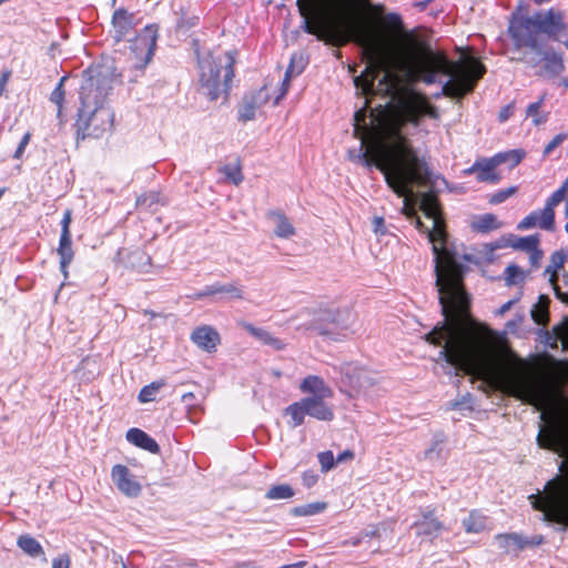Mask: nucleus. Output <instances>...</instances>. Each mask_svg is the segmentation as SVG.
<instances>
[{"label": "nucleus", "mask_w": 568, "mask_h": 568, "mask_svg": "<svg viewBox=\"0 0 568 568\" xmlns=\"http://www.w3.org/2000/svg\"><path fill=\"white\" fill-rule=\"evenodd\" d=\"M425 339L439 346V358L455 368L540 409L545 424L537 435L538 446L565 458L560 469L568 464V399L554 384L537 376L491 329L433 328ZM529 500L546 520L568 525V478L549 480L544 495L538 491Z\"/></svg>", "instance_id": "nucleus-1"}, {"label": "nucleus", "mask_w": 568, "mask_h": 568, "mask_svg": "<svg viewBox=\"0 0 568 568\" xmlns=\"http://www.w3.org/2000/svg\"><path fill=\"white\" fill-rule=\"evenodd\" d=\"M372 39L373 53L366 57L367 65L354 79V84L364 93L388 98L383 106L389 110L390 104H396L403 118L415 125L422 116L439 119V112L424 94L412 88L414 82L442 83V91L434 95L436 99L442 95L463 98L473 91L486 71L473 57L449 61L443 53L413 39L398 37L393 42Z\"/></svg>", "instance_id": "nucleus-2"}, {"label": "nucleus", "mask_w": 568, "mask_h": 568, "mask_svg": "<svg viewBox=\"0 0 568 568\" xmlns=\"http://www.w3.org/2000/svg\"><path fill=\"white\" fill-rule=\"evenodd\" d=\"M362 95V106L354 114V135L359 140L358 149L348 150L347 158L356 164L379 169L393 191L403 192L409 176L420 179L425 169L417 160V151L403 136L390 110L378 104L369 108L374 92Z\"/></svg>", "instance_id": "nucleus-3"}, {"label": "nucleus", "mask_w": 568, "mask_h": 568, "mask_svg": "<svg viewBox=\"0 0 568 568\" xmlns=\"http://www.w3.org/2000/svg\"><path fill=\"white\" fill-rule=\"evenodd\" d=\"M368 0H297L301 16L304 18V30L318 40L343 45L348 41L356 42L365 58L373 53L371 40L376 37L383 42H393L364 21L358 14V7L366 6Z\"/></svg>", "instance_id": "nucleus-4"}, {"label": "nucleus", "mask_w": 568, "mask_h": 568, "mask_svg": "<svg viewBox=\"0 0 568 568\" xmlns=\"http://www.w3.org/2000/svg\"><path fill=\"white\" fill-rule=\"evenodd\" d=\"M111 90L106 77H89L80 89L81 105L75 122L78 134L81 138H100L113 126L114 114L106 104V97Z\"/></svg>", "instance_id": "nucleus-5"}, {"label": "nucleus", "mask_w": 568, "mask_h": 568, "mask_svg": "<svg viewBox=\"0 0 568 568\" xmlns=\"http://www.w3.org/2000/svg\"><path fill=\"white\" fill-rule=\"evenodd\" d=\"M298 388L307 396L284 409V415L290 417V427L301 426L306 416L320 422H332L335 418L334 409L328 404L334 396V390L321 376L307 375L301 381Z\"/></svg>", "instance_id": "nucleus-6"}, {"label": "nucleus", "mask_w": 568, "mask_h": 568, "mask_svg": "<svg viewBox=\"0 0 568 568\" xmlns=\"http://www.w3.org/2000/svg\"><path fill=\"white\" fill-rule=\"evenodd\" d=\"M234 58L230 52L216 57L209 54L200 60L201 90L210 100H216L225 93L234 75Z\"/></svg>", "instance_id": "nucleus-7"}, {"label": "nucleus", "mask_w": 568, "mask_h": 568, "mask_svg": "<svg viewBox=\"0 0 568 568\" xmlns=\"http://www.w3.org/2000/svg\"><path fill=\"white\" fill-rule=\"evenodd\" d=\"M508 33L516 48L540 51L542 38L532 14L514 16L509 22Z\"/></svg>", "instance_id": "nucleus-8"}, {"label": "nucleus", "mask_w": 568, "mask_h": 568, "mask_svg": "<svg viewBox=\"0 0 568 568\" xmlns=\"http://www.w3.org/2000/svg\"><path fill=\"white\" fill-rule=\"evenodd\" d=\"M540 36L555 41H561L568 49V24L565 22V13L561 10L550 8L548 10L537 11L534 14Z\"/></svg>", "instance_id": "nucleus-9"}, {"label": "nucleus", "mask_w": 568, "mask_h": 568, "mask_svg": "<svg viewBox=\"0 0 568 568\" xmlns=\"http://www.w3.org/2000/svg\"><path fill=\"white\" fill-rule=\"evenodd\" d=\"M417 160L418 162H420L425 169V174L422 175L420 179H415V178H407V181L404 182V190L403 192H398V191H394L398 196H402L404 197V201H403V213L407 216V217H415V226L419 230V231H423L424 230V225L422 223V221L419 220V217H416L415 214H416V210H415V204H416V200H417V195L414 193L413 191V187L414 186H417V187H422V186H426L427 183L429 182V179H430V172H429V168L424 159V156H420L418 153H417Z\"/></svg>", "instance_id": "nucleus-10"}, {"label": "nucleus", "mask_w": 568, "mask_h": 568, "mask_svg": "<svg viewBox=\"0 0 568 568\" xmlns=\"http://www.w3.org/2000/svg\"><path fill=\"white\" fill-rule=\"evenodd\" d=\"M325 318L331 323V341H342L354 333L356 315L348 306L326 308Z\"/></svg>", "instance_id": "nucleus-11"}, {"label": "nucleus", "mask_w": 568, "mask_h": 568, "mask_svg": "<svg viewBox=\"0 0 568 568\" xmlns=\"http://www.w3.org/2000/svg\"><path fill=\"white\" fill-rule=\"evenodd\" d=\"M111 479L118 490L126 497L135 498L142 491V485L124 465L116 464L112 467Z\"/></svg>", "instance_id": "nucleus-12"}, {"label": "nucleus", "mask_w": 568, "mask_h": 568, "mask_svg": "<svg viewBox=\"0 0 568 568\" xmlns=\"http://www.w3.org/2000/svg\"><path fill=\"white\" fill-rule=\"evenodd\" d=\"M413 528L417 537L433 540L444 530V524L436 517L435 510L428 509L422 511L420 517L414 521Z\"/></svg>", "instance_id": "nucleus-13"}, {"label": "nucleus", "mask_w": 568, "mask_h": 568, "mask_svg": "<svg viewBox=\"0 0 568 568\" xmlns=\"http://www.w3.org/2000/svg\"><path fill=\"white\" fill-rule=\"evenodd\" d=\"M190 339L197 348L206 353L216 352L217 346L221 344L220 333L211 325L195 327L190 335Z\"/></svg>", "instance_id": "nucleus-14"}, {"label": "nucleus", "mask_w": 568, "mask_h": 568, "mask_svg": "<svg viewBox=\"0 0 568 568\" xmlns=\"http://www.w3.org/2000/svg\"><path fill=\"white\" fill-rule=\"evenodd\" d=\"M498 163L495 155L491 158H480L474 164L464 171L465 174H476L478 182L498 183L500 174L496 171Z\"/></svg>", "instance_id": "nucleus-15"}, {"label": "nucleus", "mask_w": 568, "mask_h": 568, "mask_svg": "<svg viewBox=\"0 0 568 568\" xmlns=\"http://www.w3.org/2000/svg\"><path fill=\"white\" fill-rule=\"evenodd\" d=\"M268 100L270 94L267 85H264L252 95L246 97L239 111L240 120L244 122L253 120L255 118L256 110L265 105Z\"/></svg>", "instance_id": "nucleus-16"}, {"label": "nucleus", "mask_w": 568, "mask_h": 568, "mask_svg": "<svg viewBox=\"0 0 568 568\" xmlns=\"http://www.w3.org/2000/svg\"><path fill=\"white\" fill-rule=\"evenodd\" d=\"M267 221L272 225L273 233L276 237L288 240L295 236L296 229L290 219L278 210H273L266 214Z\"/></svg>", "instance_id": "nucleus-17"}, {"label": "nucleus", "mask_w": 568, "mask_h": 568, "mask_svg": "<svg viewBox=\"0 0 568 568\" xmlns=\"http://www.w3.org/2000/svg\"><path fill=\"white\" fill-rule=\"evenodd\" d=\"M566 256L562 253H555L551 256L550 264L546 267L545 274L548 275V280L552 286L556 297L562 303L568 304V291H561V286L558 283V271L562 268Z\"/></svg>", "instance_id": "nucleus-18"}, {"label": "nucleus", "mask_w": 568, "mask_h": 568, "mask_svg": "<svg viewBox=\"0 0 568 568\" xmlns=\"http://www.w3.org/2000/svg\"><path fill=\"white\" fill-rule=\"evenodd\" d=\"M344 374L347 376L349 385L358 389L367 388L376 383V376L364 367L348 364L344 367Z\"/></svg>", "instance_id": "nucleus-19"}, {"label": "nucleus", "mask_w": 568, "mask_h": 568, "mask_svg": "<svg viewBox=\"0 0 568 568\" xmlns=\"http://www.w3.org/2000/svg\"><path fill=\"white\" fill-rule=\"evenodd\" d=\"M134 16L124 9H118L113 13L112 26L114 39L122 40L134 27Z\"/></svg>", "instance_id": "nucleus-20"}, {"label": "nucleus", "mask_w": 568, "mask_h": 568, "mask_svg": "<svg viewBox=\"0 0 568 568\" xmlns=\"http://www.w3.org/2000/svg\"><path fill=\"white\" fill-rule=\"evenodd\" d=\"M155 48V37L149 34H139L132 47L133 52H135L136 57L143 61L144 64L149 63L152 55L153 50Z\"/></svg>", "instance_id": "nucleus-21"}, {"label": "nucleus", "mask_w": 568, "mask_h": 568, "mask_svg": "<svg viewBox=\"0 0 568 568\" xmlns=\"http://www.w3.org/2000/svg\"><path fill=\"white\" fill-rule=\"evenodd\" d=\"M126 440L153 454H156L160 450L158 443L152 437H150L145 432L139 428L129 429L126 432Z\"/></svg>", "instance_id": "nucleus-22"}, {"label": "nucleus", "mask_w": 568, "mask_h": 568, "mask_svg": "<svg viewBox=\"0 0 568 568\" xmlns=\"http://www.w3.org/2000/svg\"><path fill=\"white\" fill-rule=\"evenodd\" d=\"M515 248H519L529 253V257L532 264H538L542 257V252L539 250V236L538 235H529L525 237H519L514 243Z\"/></svg>", "instance_id": "nucleus-23"}, {"label": "nucleus", "mask_w": 568, "mask_h": 568, "mask_svg": "<svg viewBox=\"0 0 568 568\" xmlns=\"http://www.w3.org/2000/svg\"><path fill=\"white\" fill-rule=\"evenodd\" d=\"M324 314H326V308L313 312L312 318L308 322L306 328L314 331L315 333L325 338L331 339V333L333 332L331 331L332 325L329 323V320L325 318Z\"/></svg>", "instance_id": "nucleus-24"}, {"label": "nucleus", "mask_w": 568, "mask_h": 568, "mask_svg": "<svg viewBox=\"0 0 568 568\" xmlns=\"http://www.w3.org/2000/svg\"><path fill=\"white\" fill-rule=\"evenodd\" d=\"M243 327L252 334L254 337H256L258 341H261L264 345H267L276 351H281L285 347V343L281 341L280 338L273 336L270 332L254 327L252 324L244 323Z\"/></svg>", "instance_id": "nucleus-25"}, {"label": "nucleus", "mask_w": 568, "mask_h": 568, "mask_svg": "<svg viewBox=\"0 0 568 568\" xmlns=\"http://www.w3.org/2000/svg\"><path fill=\"white\" fill-rule=\"evenodd\" d=\"M542 61L545 71L551 75H558L565 69L562 54L555 50L544 51Z\"/></svg>", "instance_id": "nucleus-26"}, {"label": "nucleus", "mask_w": 568, "mask_h": 568, "mask_svg": "<svg viewBox=\"0 0 568 568\" xmlns=\"http://www.w3.org/2000/svg\"><path fill=\"white\" fill-rule=\"evenodd\" d=\"M58 254L60 256V267L64 277L68 276V266L73 260V250L71 235H60V242L58 247Z\"/></svg>", "instance_id": "nucleus-27"}, {"label": "nucleus", "mask_w": 568, "mask_h": 568, "mask_svg": "<svg viewBox=\"0 0 568 568\" xmlns=\"http://www.w3.org/2000/svg\"><path fill=\"white\" fill-rule=\"evenodd\" d=\"M495 538L499 548L507 554L518 551L525 547V542L517 534H499Z\"/></svg>", "instance_id": "nucleus-28"}, {"label": "nucleus", "mask_w": 568, "mask_h": 568, "mask_svg": "<svg viewBox=\"0 0 568 568\" xmlns=\"http://www.w3.org/2000/svg\"><path fill=\"white\" fill-rule=\"evenodd\" d=\"M18 547L31 557L43 555V548L40 542L30 535H21L17 540Z\"/></svg>", "instance_id": "nucleus-29"}, {"label": "nucleus", "mask_w": 568, "mask_h": 568, "mask_svg": "<svg viewBox=\"0 0 568 568\" xmlns=\"http://www.w3.org/2000/svg\"><path fill=\"white\" fill-rule=\"evenodd\" d=\"M466 532L478 534L486 528V517L480 513L473 510L467 518L463 520Z\"/></svg>", "instance_id": "nucleus-30"}, {"label": "nucleus", "mask_w": 568, "mask_h": 568, "mask_svg": "<svg viewBox=\"0 0 568 568\" xmlns=\"http://www.w3.org/2000/svg\"><path fill=\"white\" fill-rule=\"evenodd\" d=\"M526 153L521 149L509 150L505 152H499L495 154V159L498 165L503 163H508L510 168L517 166L521 160L525 158Z\"/></svg>", "instance_id": "nucleus-31"}, {"label": "nucleus", "mask_w": 568, "mask_h": 568, "mask_svg": "<svg viewBox=\"0 0 568 568\" xmlns=\"http://www.w3.org/2000/svg\"><path fill=\"white\" fill-rule=\"evenodd\" d=\"M473 229L478 232H489L491 230H496L500 227V222L497 220V217L494 214H484L478 216L473 222Z\"/></svg>", "instance_id": "nucleus-32"}, {"label": "nucleus", "mask_w": 568, "mask_h": 568, "mask_svg": "<svg viewBox=\"0 0 568 568\" xmlns=\"http://www.w3.org/2000/svg\"><path fill=\"white\" fill-rule=\"evenodd\" d=\"M548 304L549 298L546 295H541L538 303L531 310V317L535 323L539 325H546L548 323Z\"/></svg>", "instance_id": "nucleus-33"}, {"label": "nucleus", "mask_w": 568, "mask_h": 568, "mask_svg": "<svg viewBox=\"0 0 568 568\" xmlns=\"http://www.w3.org/2000/svg\"><path fill=\"white\" fill-rule=\"evenodd\" d=\"M165 386V382L163 379L152 382L151 384L144 386L139 393V402L140 403H150L155 400L158 393L161 388Z\"/></svg>", "instance_id": "nucleus-34"}, {"label": "nucleus", "mask_w": 568, "mask_h": 568, "mask_svg": "<svg viewBox=\"0 0 568 568\" xmlns=\"http://www.w3.org/2000/svg\"><path fill=\"white\" fill-rule=\"evenodd\" d=\"M568 191V176L567 180L562 183V185L556 190L546 201V217L551 216V211H555V207L565 199L566 193Z\"/></svg>", "instance_id": "nucleus-35"}, {"label": "nucleus", "mask_w": 568, "mask_h": 568, "mask_svg": "<svg viewBox=\"0 0 568 568\" xmlns=\"http://www.w3.org/2000/svg\"><path fill=\"white\" fill-rule=\"evenodd\" d=\"M293 496L294 489L287 484L275 485L265 494V497L270 500L290 499Z\"/></svg>", "instance_id": "nucleus-36"}, {"label": "nucleus", "mask_w": 568, "mask_h": 568, "mask_svg": "<svg viewBox=\"0 0 568 568\" xmlns=\"http://www.w3.org/2000/svg\"><path fill=\"white\" fill-rule=\"evenodd\" d=\"M327 505L323 501L302 505L293 508L292 514L295 516H312L320 514L326 509Z\"/></svg>", "instance_id": "nucleus-37"}, {"label": "nucleus", "mask_w": 568, "mask_h": 568, "mask_svg": "<svg viewBox=\"0 0 568 568\" xmlns=\"http://www.w3.org/2000/svg\"><path fill=\"white\" fill-rule=\"evenodd\" d=\"M532 214L536 215L538 227L550 232L555 230V211H551L550 217H546L547 215L545 205L544 209L534 211Z\"/></svg>", "instance_id": "nucleus-38"}, {"label": "nucleus", "mask_w": 568, "mask_h": 568, "mask_svg": "<svg viewBox=\"0 0 568 568\" xmlns=\"http://www.w3.org/2000/svg\"><path fill=\"white\" fill-rule=\"evenodd\" d=\"M206 294L209 295H212V294H226L229 295L231 298H235V300H241L243 298V291L233 285V284H230V285H224V286H214V287H211Z\"/></svg>", "instance_id": "nucleus-39"}, {"label": "nucleus", "mask_w": 568, "mask_h": 568, "mask_svg": "<svg viewBox=\"0 0 568 568\" xmlns=\"http://www.w3.org/2000/svg\"><path fill=\"white\" fill-rule=\"evenodd\" d=\"M223 175L233 184L239 185L243 181V174L240 164H229L221 169Z\"/></svg>", "instance_id": "nucleus-40"}, {"label": "nucleus", "mask_w": 568, "mask_h": 568, "mask_svg": "<svg viewBox=\"0 0 568 568\" xmlns=\"http://www.w3.org/2000/svg\"><path fill=\"white\" fill-rule=\"evenodd\" d=\"M542 102L544 98H540L537 102H534L527 106V116H530L532 119V123L535 125H539L546 121V116L541 115L539 112Z\"/></svg>", "instance_id": "nucleus-41"}, {"label": "nucleus", "mask_w": 568, "mask_h": 568, "mask_svg": "<svg viewBox=\"0 0 568 568\" xmlns=\"http://www.w3.org/2000/svg\"><path fill=\"white\" fill-rule=\"evenodd\" d=\"M505 273L507 285H514L524 278V272L516 265H508Z\"/></svg>", "instance_id": "nucleus-42"}, {"label": "nucleus", "mask_w": 568, "mask_h": 568, "mask_svg": "<svg viewBox=\"0 0 568 568\" xmlns=\"http://www.w3.org/2000/svg\"><path fill=\"white\" fill-rule=\"evenodd\" d=\"M317 458L323 473L329 471L335 465V458L331 450L320 453Z\"/></svg>", "instance_id": "nucleus-43"}, {"label": "nucleus", "mask_w": 568, "mask_h": 568, "mask_svg": "<svg viewBox=\"0 0 568 568\" xmlns=\"http://www.w3.org/2000/svg\"><path fill=\"white\" fill-rule=\"evenodd\" d=\"M517 186H509L507 189L500 190L497 193L493 194L489 202L491 204H499L504 201H506L511 195L516 194Z\"/></svg>", "instance_id": "nucleus-44"}, {"label": "nucleus", "mask_w": 568, "mask_h": 568, "mask_svg": "<svg viewBox=\"0 0 568 568\" xmlns=\"http://www.w3.org/2000/svg\"><path fill=\"white\" fill-rule=\"evenodd\" d=\"M64 80H65V78L60 79L58 85L52 91L51 97H50V100L58 105L59 112L61 111L62 102L64 99V90H63Z\"/></svg>", "instance_id": "nucleus-45"}, {"label": "nucleus", "mask_w": 568, "mask_h": 568, "mask_svg": "<svg viewBox=\"0 0 568 568\" xmlns=\"http://www.w3.org/2000/svg\"><path fill=\"white\" fill-rule=\"evenodd\" d=\"M292 69H293V62L290 64V67L287 68L286 72H285V77L282 82L281 93L275 98L274 104H277L281 101V99H283L284 95L287 93L288 88H290Z\"/></svg>", "instance_id": "nucleus-46"}, {"label": "nucleus", "mask_w": 568, "mask_h": 568, "mask_svg": "<svg viewBox=\"0 0 568 568\" xmlns=\"http://www.w3.org/2000/svg\"><path fill=\"white\" fill-rule=\"evenodd\" d=\"M566 139V134H557L552 138V140L545 146L544 155L550 154L557 146H559L564 140Z\"/></svg>", "instance_id": "nucleus-47"}, {"label": "nucleus", "mask_w": 568, "mask_h": 568, "mask_svg": "<svg viewBox=\"0 0 568 568\" xmlns=\"http://www.w3.org/2000/svg\"><path fill=\"white\" fill-rule=\"evenodd\" d=\"M535 226H538L537 221H536V215H534L531 212L530 214H528L526 217H524L518 223L517 229L524 231V230L532 229Z\"/></svg>", "instance_id": "nucleus-48"}, {"label": "nucleus", "mask_w": 568, "mask_h": 568, "mask_svg": "<svg viewBox=\"0 0 568 568\" xmlns=\"http://www.w3.org/2000/svg\"><path fill=\"white\" fill-rule=\"evenodd\" d=\"M30 139H31V133H30V132H27V133L22 136V139H21V141H20V143H19V145H18V148H17V150L14 151V154H13V158H14V159H18V160H19V159H21V158H22V155H23V153H24V150H26L27 145H28V144H29V142H30Z\"/></svg>", "instance_id": "nucleus-49"}, {"label": "nucleus", "mask_w": 568, "mask_h": 568, "mask_svg": "<svg viewBox=\"0 0 568 568\" xmlns=\"http://www.w3.org/2000/svg\"><path fill=\"white\" fill-rule=\"evenodd\" d=\"M72 221V213L71 210H67L63 214L62 221H61V235L69 236L70 234V224Z\"/></svg>", "instance_id": "nucleus-50"}, {"label": "nucleus", "mask_w": 568, "mask_h": 568, "mask_svg": "<svg viewBox=\"0 0 568 568\" xmlns=\"http://www.w3.org/2000/svg\"><path fill=\"white\" fill-rule=\"evenodd\" d=\"M317 480H318V476L313 470H306L302 475L303 485L308 488L314 486L317 483Z\"/></svg>", "instance_id": "nucleus-51"}, {"label": "nucleus", "mask_w": 568, "mask_h": 568, "mask_svg": "<svg viewBox=\"0 0 568 568\" xmlns=\"http://www.w3.org/2000/svg\"><path fill=\"white\" fill-rule=\"evenodd\" d=\"M71 560L68 555H62L52 560V568H70Z\"/></svg>", "instance_id": "nucleus-52"}, {"label": "nucleus", "mask_w": 568, "mask_h": 568, "mask_svg": "<svg viewBox=\"0 0 568 568\" xmlns=\"http://www.w3.org/2000/svg\"><path fill=\"white\" fill-rule=\"evenodd\" d=\"M354 458V452L351 449H346L337 455L335 462L336 463H344L347 460H352Z\"/></svg>", "instance_id": "nucleus-53"}, {"label": "nucleus", "mask_w": 568, "mask_h": 568, "mask_svg": "<svg viewBox=\"0 0 568 568\" xmlns=\"http://www.w3.org/2000/svg\"><path fill=\"white\" fill-rule=\"evenodd\" d=\"M373 224H374V231H375V233H381V234H384V233H385V227H384V220H383V217H379V216L374 217V220H373Z\"/></svg>", "instance_id": "nucleus-54"}, {"label": "nucleus", "mask_w": 568, "mask_h": 568, "mask_svg": "<svg viewBox=\"0 0 568 568\" xmlns=\"http://www.w3.org/2000/svg\"><path fill=\"white\" fill-rule=\"evenodd\" d=\"M11 75L10 71H3L0 78V97L3 94L7 83L9 81V78Z\"/></svg>", "instance_id": "nucleus-55"}, {"label": "nucleus", "mask_w": 568, "mask_h": 568, "mask_svg": "<svg viewBox=\"0 0 568 568\" xmlns=\"http://www.w3.org/2000/svg\"><path fill=\"white\" fill-rule=\"evenodd\" d=\"M511 105H507L506 108H504L500 112H499V120L501 122L506 121L510 114H511Z\"/></svg>", "instance_id": "nucleus-56"}, {"label": "nucleus", "mask_w": 568, "mask_h": 568, "mask_svg": "<svg viewBox=\"0 0 568 568\" xmlns=\"http://www.w3.org/2000/svg\"><path fill=\"white\" fill-rule=\"evenodd\" d=\"M514 304V301H508L507 303L503 304L500 308L498 310L499 315H504L507 311L510 310L511 305Z\"/></svg>", "instance_id": "nucleus-57"}, {"label": "nucleus", "mask_w": 568, "mask_h": 568, "mask_svg": "<svg viewBox=\"0 0 568 568\" xmlns=\"http://www.w3.org/2000/svg\"><path fill=\"white\" fill-rule=\"evenodd\" d=\"M194 397H195L194 394L189 392V393H185L182 395V400L184 403H191L194 399Z\"/></svg>", "instance_id": "nucleus-58"}, {"label": "nucleus", "mask_w": 568, "mask_h": 568, "mask_svg": "<svg viewBox=\"0 0 568 568\" xmlns=\"http://www.w3.org/2000/svg\"><path fill=\"white\" fill-rule=\"evenodd\" d=\"M532 1H534V3H535V4H537V6H541V4H544V3L549 2L550 0H532Z\"/></svg>", "instance_id": "nucleus-59"}, {"label": "nucleus", "mask_w": 568, "mask_h": 568, "mask_svg": "<svg viewBox=\"0 0 568 568\" xmlns=\"http://www.w3.org/2000/svg\"><path fill=\"white\" fill-rule=\"evenodd\" d=\"M565 215L568 217V203H566Z\"/></svg>", "instance_id": "nucleus-60"}, {"label": "nucleus", "mask_w": 568, "mask_h": 568, "mask_svg": "<svg viewBox=\"0 0 568 568\" xmlns=\"http://www.w3.org/2000/svg\"><path fill=\"white\" fill-rule=\"evenodd\" d=\"M358 542H359V539H356V540H354L352 544H353L354 546H356V545H358Z\"/></svg>", "instance_id": "nucleus-61"}, {"label": "nucleus", "mask_w": 568, "mask_h": 568, "mask_svg": "<svg viewBox=\"0 0 568 568\" xmlns=\"http://www.w3.org/2000/svg\"><path fill=\"white\" fill-rule=\"evenodd\" d=\"M122 568H128V566L123 564V565H122Z\"/></svg>", "instance_id": "nucleus-62"}, {"label": "nucleus", "mask_w": 568, "mask_h": 568, "mask_svg": "<svg viewBox=\"0 0 568 568\" xmlns=\"http://www.w3.org/2000/svg\"><path fill=\"white\" fill-rule=\"evenodd\" d=\"M116 0H112L113 4L115 3Z\"/></svg>", "instance_id": "nucleus-63"}, {"label": "nucleus", "mask_w": 568, "mask_h": 568, "mask_svg": "<svg viewBox=\"0 0 568 568\" xmlns=\"http://www.w3.org/2000/svg\"><path fill=\"white\" fill-rule=\"evenodd\" d=\"M314 568H318V567H314Z\"/></svg>", "instance_id": "nucleus-64"}]
</instances>
